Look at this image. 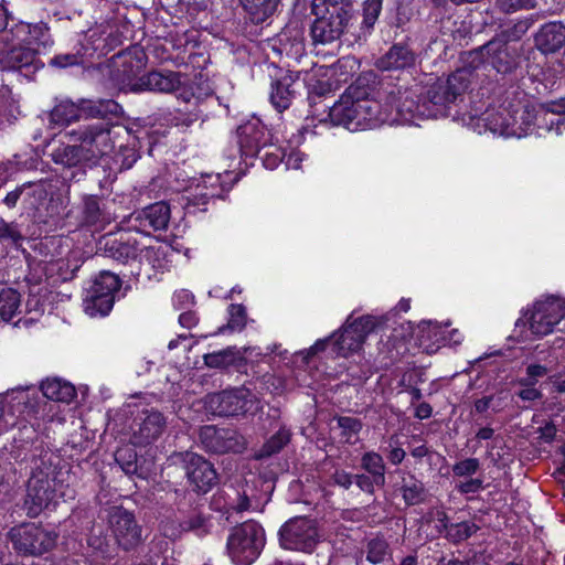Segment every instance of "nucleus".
<instances>
[{"instance_id":"obj_54","label":"nucleus","mask_w":565,"mask_h":565,"mask_svg":"<svg viewBox=\"0 0 565 565\" xmlns=\"http://www.w3.org/2000/svg\"><path fill=\"white\" fill-rule=\"evenodd\" d=\"M284 39H281V43L285 46V50L288 54H292L295 56L301 55L305 51V45L302 41V36L299 32H296L292 42L290 43V47L287 49V43H284Z\"/></svg>"},{"instance_id":"obj_36","label":"nucleus","mask_w":565,"mask_h":565,"mask_svg":"<svg viewBox=\"0 0 565 565\" xmlns=\"http://www.w3.org/2000/svg\"><path fill=\"white\" fill-rule=\"evenodd\" d=\"M20 294L11 288L0 291V317L4 321L11 320L20 312Z\"/></svg>"},{"instance_id":"obj_47","label":"nucleus","mask_w":565,"mask_h":565,"mask_svg":"<svg viewBox=\"0 0 565 565\" xmlns=\"http://www.w3.org/2000/svg\"><path fill=\"white\" fill-rule=\"evenodd\" d=\"M230 320L225 327H221L218 332H224L225 329H230L232 331L242 330L245 326L246 312L243 306L241 305H231L230 307Z\"/></svg>"},{"instance_id":"obj_31","label":"nucleus","mask_w":565,"mask_h":565,"mask_svg":"<svg viewBox=\"0 0 565 565\" xmlns=\"http://www.w3.org/2000/svg\"><path fill=\"white\" fill-rule=\"evenodd\" d=\"M50 118L51 122L58 126H66L82 119L81 100L78 103L71 100L58 103L51 111Z\"/></svg>"},{"instance_id":"obj_6","label":"nucleus","mask_w":565,"mask_h":565,"mask_svg":"<svg viewBox=\"0 0 565 565\" xmlns=\"http://www.w3.org/2000/svg\"><path fill=\"white\" fill-rule=\"evenodd\" d=\"M71 135L78 142L84 158L88 159L90 163H96L113 149L110 129L105 124L83 126L73 130Z\"/></svg>"},{"instance_id":"obj_60","label":"nucleus","mask_w":565,"mask_h":565,"mask_svg":"<svg viewBox=\"0 0 565 565\" xmlns=\"http://www.w3.org/2000/svg\"><path fill=\"white\" fill-rule=\"evenodd\" d=\"M390 447H391V450H390V452H388V455H387V457H388L390 461H391L393 465H399V463L404 460V458H405V456H406L405 450H404V449H402L401 447H398V446L396 445V443H395V444H393V441H392V440H391V443H390Z\"/></svg>"},{"instance_id":"obj_41","label":"nucleus","mask_w":565,"mask_h":565,"mask_svg":"<svg viewBox=\"0 0 565 565\" xmlns=\"http://www.w3.org/2000/svg\"><path fill=\"white\" fill-rule=\"evenodd\" d=\"M390 556V545L381 537H374L367 542L366 559L371 564H382Z\"/></svg>"},{"instance_id":"obj_14","label":"nucleus","mask_w":565,"mask_h":565,"mask_svg":"<svg viewBox=\"0 0 565 565\" xmlns=\"http://www.w3.org/2000/svg\"><path fill=\"white\" fill-rule=\"evenodd\" d=\"M209 403L220 416H237L249 412L255 401L248 390L235 388L212 395Z\"/></svg>"},{"instance_id":"obj_2","label":"nucleus","mask_w":565,"mask_h":565,"mask_svg":"<svg viewBox=\"0 0 565 565\" xmlns=\"http://www.w3.org/2000/svg\"><path fill=\"white\" fill-rule=\"evenodd\" d=\"M279 545L284 550L312 553L320 542L317 521L307 516H296L286 521L279 529Z\"/></svg>"},{"instance_id":"obj_53","label":"nucleus","mask_w":565,"mask_h":565,"mask_svg":"<svg viewBox=\"0 0 565 565\" xmlns=\"http://www.w3.org/2000/svg\"><path fill=\"white\" fill-rule=\"evenodd\" d=\"M181 523L182 521L178 520H166L162 522L161 530L163 535L173 540L178 539L184 532V529L180 526Z\"/></svg>"},{"instance_id":"obj_48","label":"nucleus","mask_w":565,"mask_h":565,"mask_svg":"<svg viewBox=\"0 0 565 565\" xmlns=\"http://www.w3.org/2000/svg\"><path fill=\"white\" fill-rule=\"evenodd\" d=\"M383 0H365L363 4V24L372 28L382 10Z\"/></svg>"},{"instance_id":"obj_26","label":"nucleus","mask_w":565,"mask_h":565,"mask_svg":"<svg viewBox=\"0 0 565 565\" xmlns=\"http://www.w3.org/2000/svg\"><path fill=\"white\" fill-rule=\"evenodd\" d=\"M82 117L87 118H119L124 114L122 107L113 99H81Z\"/></svg>"},{"instance_id":"obj_56","label":"nucleus","mask_w":565,"mask_h":565,"mask_svg":"<svg viewBox=\"0 0 565 565\" xmlns=\"http://www.w3.org/2000/svg\"><path fill=\"white\" fill-rule=\"evenodd\" d=\"M23 192H24L23 186H17L13 191L7 193V195L2 200L3 204L8 209L15 207L18 202L21 200Z\"/></svg>"},{"instance_id":"obj_30","label":"nucleus","mask_w":565,"mask_h":565,"mask_svg":"<svg viewBox=\"0 0 565 565\" xmlns=\"http://www.w3.org/2000/svg\"><path fill=\"white\" fill-rule=\"evenodd\" d=\"M438 521L446 533V537L452 542H461L469 539L478 531V526L472 522H460L456 524L448 523V516L445 512L438 513Z\"/></svg>"},{"instance_id":"obj_24","label":"nucleus","mask_w":565,"mask_h":565,"mask_svg":"<svg viewBox=\"0 0 565 565\" xmlns=\"http://www.w3.org/2000/svg\"><path fill=\"white\" fill-rule=\"evenodd\" d=\"M416 54L405 44H394L383 56H381L376 66L383 71L403 70L414 66Z\"/></svg>"},{"instance_id":"obj_4","label":"nucleus","mask_w":565,"mask_h":565,"mask_svg":"<svg viewBox=\"0 0 565 565\" xmlns=\"http://www.w3.org/2000/svg\"><path fill=\"white\" fill-rule=\"evenodd\" d=\"M120 288V279L110 271H102L86 290L84 311L89 317L106 316L114 306V295Z\"/></svg>"},{"instance_id":"obj_10","label":"nucleus","mask_w":565,"mask_h":565,"mask_svg":"<svg viewBox=\"0 0 565 565\" xmlns=\"http://www.w3.org/2000/svg\"><path fill=\"white\" fill-rule=\"evenodd\" d=\"M200 440L203 447L211 452H241L245 449V438L233 428L204 426L200 431Z\"/></svg>"},{"instance_id":"obj_63","label":"nucleus","mask_w":565,"mask_h":565,"mask_svg":"<svg viewBox=\"0 0 565 565\" xmlns=\"http://www.w3.org/2000/svg\"><path fill=\"white\" fill-rule=\"evenodd\" d=\"M232 509H234L237 512L248 511V510H258V507H253L252 501L245 494L239 495L237 498V502L235 504H232Z\"/></svg>"},{"instance_id":"obj_17","label":"nucleus","mask_w":565,"mask_h":565,"mask_svg":"<svg viewBox=\"0 0 565 565\" xmlns=\"http://www.w3.org/2000/svg\"><path fill=\"white\" fill-rule=\"evenodd\" d=\"M181 73L173 71H151L129 83L128 86L129 90L134 93L149 90L170 94L181 87Z\"/></svg>"},{"instance_id":"obj_35","label":"nucleus","mask_w":565,"mask_h":565,"mask_svg":"<svg viewBox=\"0 0 565 565\" xmlns=\"http://www.w3.org/2000/svg\"><path fill=\"white\" fill-rule=\"evenodd\" d=\"M204 364L212 369H224L243 360L242 354L235 348L204 354Z\"/></svg>"},{"instance_id":"obj_27","label":"nucleus","mask_w":565,"mask_h":565,"mask_svg":"<svg viewBox=\"0 0 565 565\" xmlns=\"http://www.w3.org/2000/svg\"><path fill=\"white\" fill-rule=\"evenodd\" d=\"M239 145L246 154H258L268 146V132L264 128L254 125H245L238 128Z\"/></svg>"},{"instance_id":"obj_40","label":"nucleus","mask_w":565,"mask_h":565,"mask_svg":"<svg viewBox=\"0 0 565 565\" xmlns=\"http://www.w3.org/2000/svg\"><path fill=\"white\" fill-rule=\"evenodd\" d=\"M350 4L351 0H312V13L328 14L329 12H332L351 14Z\"/></svg>"},{"instance_id":"obj_21","label":"nucleus","mask_w":565,"mask_h":565,"mask_svg":"<svg viewBox=\"0 0 565 565\" xmlns=\"http://www.w3.org/2000/svg\"><path fill=\"white\" fill-rule=\"evenodd\" d=\"M298 79L299 73L294 74L288 72L273 84L270 102L278 111L281 113L291 105V102L300 87Z\"/></svg>"},{"instance_id":"obj_25","label":"nucleus","mask_w":565,"mask_h":565,"mask_svg":"<svg viewBox=\"0 0 565 565\" xmlns=\"http://www.w3.org/2000/svg\"><path fill=\"white\" fill-rule=\"evenodd\" d=\"M358 107L364 129L375 127L387 119L386 113L383 111L380 102L371 98L363 87H360V93H358Z\"/></svg>"},{"instance_id":"obj_52","label":"nucleus","mask_w":565,"mask_h":565,"mask_svg":"<svg viewBox=\"0 0 565 565\" xmlns=\"http://www.w3.org/2000/svg\"><path fill=\"white\" fill-rule=\"evenodd\" d=\"M82 63V56L79 54H73V53H65V54H58L51 58L50 64L52 66L56 67H68L78 65Z\"/></svg>"},{"instance_id":"obj_42","label":"nucleus","mask_w":565,"mask_h":565,"mask_svg":"<svg viewBox=\"0 0 565 565\" xmlns=\"http://www.w3.org/2000/svg\"><path fill=\"white\" fill-rule=\"evenodd\" d=\"M82 217L87 225H95L100 222L102 209L96 196L88 195L84 198Z\"/></svg>"},{"instance_id":"obj_18","label":"nucleus","mask_w":565,"mask_h":565,"mask_svg":"<svg viewBox=\"0 0 565 565\" xmlns=\"http://www.w3.org/2000/svg\"><path fill=\"white\" fill-rule=\"evenodd\" d=\"M99 245L105 256L122 264L136 259L143 248L137 237L131 234H121L119 237L106 235L100 239Z\"/></svg>"},{"instance_id":"obj_11","label":"nucleus","mask_w":565,"mask_h":565,"mask_svg":"<svg viewBox=\"0 0 565 565\" xmlns=\"http://www.w3.org/2000/svg\"><path fill=\"white\" fill-rule=\"evenodd\" d=\"M359 85H351L341 98L329 110L330 121L335 126H343L351 131L364 129L360 109L358 107Z\"/></svg>"},{"instance_id":"obj_44","label":"nucleus","mask_w":565,"mask_h":565,"mask_svg":"<svg viewBox=\"0 0 565 565\" xmlns=\"http://www.w3.org/2000/svg\"><path fill=\"white\" fill-rule=\"evenodd\" d=\"M184 532H193L198 536H203L210 531L209 520L199 512L192 513L180 524Z\"/></svg>"},{"instance_id":"obj_32","label":"nucleus","mask_w":565,"mask_h":565,"mask_svg":"<svg viewBox=\"0 0 565 565\" xmlns=\"http://www.w3.org/2000/svg\"><path fill=\"white\" fill-rule=\"evenodd\" d=\"M242 7L255 23H262L277 9L280 0H239Z\"/></svg>"},{"instance_id":"obj_19","label":"nucleus","mask_w":565,"mask_h":565,"mask_svg":"<svg viewBox=\"0 0 565 565\" xmlns=\"http://www.w3.org/2000/svg\"><path fill=\"white\" fill-rule=\"evenodd\" d=\"M480 50L499 73H510L518 65L516 50L509 46L507 41L494 39L484 44Z\"/></svg>"},{"instance_id":"obj_59","label":"nucleus","mask_w":565,"mask_h":565,"mask_svg":"<svg viewBox=\"0 0 565 565\" xmlns=\"http://www.w3.org/2000/svg\"><path fill=\"white\" fill-rule=\"evenodd\" d=\"M356 486L365 492L372 493L374 491V478L365 475L354 476Z\"/></svg>"},{"instance_id":"obj_64","label":"nucleus","mask_w":565,"mask_h":565,"mask_svg":"<svg viewBox=\"0 0 565 565\" xmlns=\"http://www.w3.org/2000/svg\"><path fill=\"white\" fill-rule=\"evenodd\" d=\"M196 316L191 311L183 312L179 317L180 324L188 329L193 327L196 323Z\"/></svg>"},{"instance_id":"obj_45","label":"nucleus","mask_w":565,"mask_h":565,"mask_svg":"<svg viewBox=\"0 0 565 565\" xmlns=\"http://www.w3.org/2000/svg\"><path fill=\"white\" fill-rule=\"evenodd\" d=\"M289 439H290V434L288 430H286V429L278 430L263 446L262 455L263 456H271V455L278 452L285 445L288 444Z\"/></svg>"},{"instance_id":"obj_16","label":"nucleus","mask_w":565,"mask_h":565,"mask_svg":"<svg viewBox=\"0 0 565 565\" xmlns=\"http://www.w3.org/2000/svg\"><path fill=\"white\" fill-rule=\"evenodd\" d=\"M317 19L311 25V36L315 43L328 44L341 38L349 22L351 14L332 13L315 14Z\"/></svg>"},{"instance_id":"obj_22","label":"nucleus","mask_w":565,"mask_h":565,"mask_svg":"<svg viewBox=\"0 0 565 565\" xmlns=\"http://www.w3.org/2000/svg\"><path fill=\"white\" fill-rule=\"evenodd\" d=\"M53 499L50 481L44 478L32 477L28 483L25 504L29 507V514L38 515L46 509Z\"/></svg>"},{"instance_id":"obj_9","label":"nucleus","mask_w":565,"mask_h":565,"mask_svg":"<svg viewBox=\"0 0 565 565\" xmlns=\"http://www.w3.org/2000/svg\"><path fill=\"white\" fill-rule=\"evenodd\" d=\"M468 70H458L446 79H438L433 84L426 94L427 100L434 106L445 107L463 94L469 86Z\"/></svg>"},{"instance_id":"obj_1","label":"nucleus","mask_w":565,"mask_h":565,"mask_svg":"<svg viewBox=\"0 0 565 565\" xmlns=\"http://www.w3.org/2000/svg\"><path fill=\"white\" fill-rule=\"evenodd\" d=\"M265 531L256 522H244L232 530L227 539V552L237 565H249L265 546Z\"/></svg>"},{"instance_id":"obj_62","label":"nucleus","mask_w":565,"mask_h":565,"mask_svg":"<svg viewBox=\"0 0 565 565\" xmlns=\"http://www.w3.org/2000/svg\"><path fill=\"white\" fill-rule=\"evenodd\" d=\"M556 431V427L553 423H546L543 427L539 428V437L542 440L550 443L554 439Z\"/></svg>"},{"instance_id":"obj_12","label":"nucleus","mask_w":565,"mask_h":565,"mask_svg":"<svg viewBox=\"0 0 565 565\" xmlns=\"http://www.w3.org/2000/svg\"><path fill=\"white\" fill-rule=\"evenodd\" d=\"M374 327L375 321L371 316H364L352 322H347L334 341L337 353L341 356H348L358 352Z\"/></svg>"},{"instance_id":"obj_15","label":"nucleus","mask_w":565,"mask_h":565,"mask_svg":"<svg viewBox=\"0 0 565 565\" xmlns=\"http://www.w3.org/2000/svg\"><path fill=\"white\" fill-rule=\"evenodd\" d=\"M166 427L167 420L162 413L145 409L134 420L131 441L137 446H147L157 440Z\"/></svg>"},{"instance_id":"obj_51","label":"nucleus","mask_w":565,"mask_h":565,"mask_svg":"<svg viewBox=\"0 0 565 565\" xmlns=\"http://www.w3.org/2000/svg\"><path fill=\"white\" fill-rule=\"evenodd\" d=\"M480 462L477 458H468L454 465L452 471L455 476L465 477L477 472Z\"/></svg>"},{"instance_id":"obj_28","label":"nucleus","mask_w":565,"mask_h":565,"mask_svg":"<svg viewBox=\"0 0 565 565\" xmlns=\"http://www.w3.org/2000/svg\"><path fill=\"white\" fill-rule=\"evenodd\" d=\"M145 227L160 231L167 227L170 220V209L164 202L146 207L138 216Z\"/></svg>"},{"instance_id":"obj_23","label":"nucleus","mask_w":565,"mask_h":565,"mask_svg":"<svg viewBox=\"0 0 565 565\" xmlns=\"http://www.w3.org/2000/svg\"><path fill=\"white\" fill-rule=\"evenodd\" d=\"M535 45L544 54L557 52L565 45V26L558 22L544 24L535 35Z\"/></svg>"},{"instance_id":"obj_33","label":"nucleus","mask_w":565,"mask_h":565,"mask_svg":"<svg viewBox=\"0 0 565 565\" xmlns=\"http://www.w3.org/2000/svg\"><path fill=\"white\" fill-rule=\"evenodd\" d=\"M399 492L407 505L420 504L426 499V489L424 483L413 475H408L402 479Z\"/></svg>"},{"instance_id":"obj_50","label":"nucleus","mask_w":565,"mask_h":565,"mask_svg":"<svg viewBox=\"0 0 565 565\" xmlns=\"http://www.w3.org/2000/svg\"><path fill=\"white\" fill-rule=\"evenodd\" d=\"M533 22H534V19L532 17L519 20L516 23H514L513 26H511L504 31V36H505L507 41L520 40L527 32V30L532 26Z\"/></svg>"},{"instance_id":"obj_43","label":"nucleus","mask_w":565,"mask_h":565,"mask_svg":"<svg viewBox=\"0 0 565 565\" xmlns=\"http://www.w3.org/2000/svg\"><path fill=\"white\" fill-rule=\"evenodd\" d=\"M339 428H341V436L348 444H353V438L362 429V423L360 419L349 416H340L337 418Z\"/></svg>"},{"instance_id":"obj_39","label":"nucleus","mask_w":565,"mask_h":565,"mask_svg":"<svg viewBox=\"0 0 565 565\" xmlns=\"http://www.w3.org/2000/svg\"><path fill=\"white\" fill-rule=\"evenodd\" d=\"M540 127L561 135L565 129V115L563 113H553L548 109V103L544 104L542 105V114L540 116Z\"/></svg>"},{"instance_id":"obj_38","label":"nucleus","mask_w":565,"mask_h":565,"mask_svg":"<svg viewBox=\"0 0 565 565\" xmlns=\"http://www.w3.org/2000/svg\"><path fill=\"white\" fill-rule=\"evenodd\" d=\"M21 186L24 188L21 201L26 210H34L46 199L47 191L42 182L23 183Z\"/></svg>"},{"instance_id":"obj_29","label":"nucleus","mask_w":565,"mask_h":565,"mask_svg":"<svg viewBox=\"0 0 565 565\" xmlns=\"http://www.w3.org/2000/svg\"><path fill=\"white\" fill-rule=\"evenodd\" d=\"M43 395L55 402L70 403L75 396V387L58 379L46 380L41 384Z\"/></svg>"},{"instance_id":"obj_34","label":"nucleus","mask_w":565,"mask_h":565,"mask_svg":"<svg viewBox=\"0 0 565 565\" xmlns=\"http://www.w3.org/2000/svg\"><path fill=\"white\" fill-rule=\"evenodd\" d=\"M52 160L64 167H75L79 163L89 162L88 159L84 158V153L78 145H65L56 148L52 152Z\"/></svg>"},{"instance_id":"obj_5","label":"nucleus","mask_w":565,"mask_h":565,"mask_svg":"<svg viewBox=\"0 0 565 565\" xmlns=\"http://www.w3.org/2000/svg\"><path fill=\"white\" fill-rule=\"evenodd\" d=\"M531 117L526 106L521 102L505 100L498 110H488L483 121L489 130L500 135L518 134L515 126L529 125Z\"/></svg>"},{"instance_id":"obj_61","label":"nucleus","mask_w":565,"mask_h":565,"mask_svg":"<svg viewBox=\"0 0 565 565\" xmlns=\"http://www.w3.org/2000/svg\"><path fill=\"white\" fill-rule=\"evenodd\" d=\"M547 374V369L544 365L541 364H530L526 367V379H531L532 381L537 382L539 377H543Z\"/></svg>"},{"instance_id":"obj_49","label":"nucleus","mask_w":565,"mask_h":565,"mask_svg":"<svg viewBox=\"0 0 565 565\" xmlns=\"http://www.w3.org/2000/svg\"><path fill=\"white\" fill-rule=\"evenodd\" d=\"M519 385L522 386L518 392V396L521 399L533 402L542 398L543 394L535 387V381H532L531 379H520Z\"/></svg>"},{"instance_id":"obj_57","label":"nucleus","mask_w":565,"mask_h":565,"mask_svg":"<svg viewBox=\"0 0 565 565\" xmlns=\"http://www.w3.org/2000/svg\"><path fill=\"white\" fill-rule=\"evenodd\" d=\"M482 488L480 479H470L457 486L460 493H476Z\"/></svg>"},{"instance_id":"obj_3","label":"nucleus","mask_w":565,"mask_h":565,"mask_svg":"<svg viewBox=\"0 0 565 565\" xmlns=\"http://www.w3.org/2000/svg\"><path fill=\"white\" fill-rule=\"evenodd\" d=\"M13 548L24 555H42L56 543V534L34 523L14 526L9 532Z\"/></svg>"},{"instance_id":"obj_13","label":"nucleus","mask_w":565,"mask_h":565,"mask_svg":"<svg viewBox=\"0 0 565 565\" xmlns=\"http://www.w3.org/2000/svg\"><path fill=\"white\" fill-rule=\"evenodd\" d=\"M188 481L196 492L210 491L217 481L216 471L211 462L194 452L182 454Z\"/></svg>"},{"instance_id":"obj_20","label":"nucleus","mask_w":565,"mask_h":565,"mask_svg":"<svg viewBox=\"0 0 565 565\" xmlns=\"http://www.w3.org/2000/svg\"><path fill=\"white\" fill-rule=\"evenodd\" d=\"M36 42H25L10 49L4 55V62L11 68L26 70L31 73L43 68Z\"/></svg>"},{"instance_id":"obj_55","label":"nucleus","mask_w":565,"mask_h":565,"mask_svg":"<svg viewBox=\"0 0 565 565\" xmlns=\"http://www.w3.org/2000/svg\"><path fill=\"white\" fill-rule=\"evenodd\" d=\"M127 451L129 452V455H128V460L126 462L121 461L122 456H124L122 450L117 452L116 460H117V462H119L121 465V468L126 473H134L136 471V463H135L136 454H134V451L131 449H129Z\"/></svg>"},{"instance_id":"obj_46","label":"nucleus","mask_w":565,"mask_h":565,"mask_svg":"<svg viewBox=\"0 0 565 565\" xmlns=\"http://www.w3.org/2000/svg\"><path fill=\"white\" fill-rule=\"evenodd\" d=\"M495 7L503 13H514L520 10H532L536 7L535 0H497Z\"/></svg>"},{"instance_id":"obj_7","label":"nucleus","mask_w":565,"mask_h":565,"mask_svg":"<svg viewBox=\"0 0 565 565\" xmlns=\"http://www.w3.org/2000/svg\"><path fill=\"white\" fill-rule=\"evenodd\" d=\"M564 318L565 300L552 297L533 305L527 323L533 334L544 337L553 332Z\"/></svg>"},{"instance_id":"obj_58","label":"nucleus","mask_w":565,"mask_h":565,"mask_svg":"<svg viewBox=\"0 0 565 565\" xmlns=\"http://www.w3.org/2000/svg\"><path fill=\"white\" fill-rule=\"evenodd\" d=\"M332 479L335 484L349 489L352 484L353 476L344 470H335L332 476Z\"/></svg>"},{"instance_id":"obj_37","label":"nucleus","mask_w":565,"mask_h":565,"mask_svg":"<svg viewBox=\"0 0 565 565\" xmlns=\"http://www.w3.org/2000/svg\"><path fill=\"white\" fill-rule=\"evenodd\" d=\"M361 465L374 478L376 486L385 483V465L382 456L374 451H367L362 456Z\"/></svg>"},{"instance_id":"obj_8","label":"nucleus","mask_w":565,"mask_h":565,"mask_svg":"<svg viewBox=\"0 0 565 565\" xmlns=\"http://www.w3.org/2000/svg\"><path fill=\"white\" fill-rule=\"evenodd\" d=\"M108 522L118 545L124 550H131L142 542V530L131 512L120 507H113Z\"/></svg>"}]
</instances>
